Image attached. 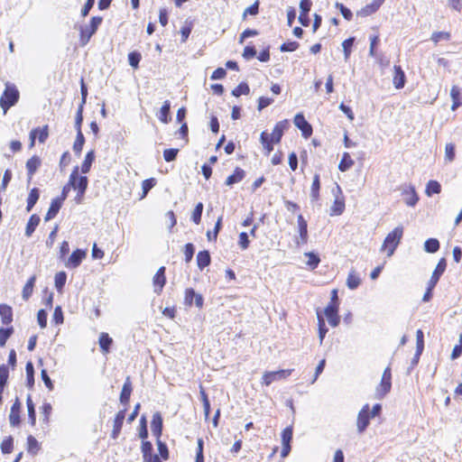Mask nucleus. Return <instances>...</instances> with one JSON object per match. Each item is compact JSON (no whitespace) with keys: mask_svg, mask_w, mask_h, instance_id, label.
<instances>
[{"mask_svg":"<svg viewBox=\"0 0 462 462\" xmlns=\"http://www.w3.org/2000/svg\"><path fill=\"white\" fill-rule=\"evenodd\" d=\"M142 59V56L139 52L137 51H133V52H130L128 54V61H129V64L134 68V69H137L138 66H139V62Z\"/></svg>","mask_w":462,"mask_h":462,"instance_id":"48","label":"nucleus"},{"mask_svg":"<svg viewBox=\"0 0 462 462\" xmlns=\"http://www.w3.org/2000/svg\"><path fill=\"white\" fill-rule=\"evenodd\" d=\"M194 252H195V248L192 244L188 243L185 245L184 255H185V261L187 263L191 261V259L194 255Z\"/></svg>","mask_w":462,"mask_h":462,"instance_id":"60","label":"nucleus"},{"mask_svg":"<svg viewBox=\"0 0 462 462\" xmlns=\"http://www.w3.org/2000/svg\"><path fill=\"white\" fill-rule=\"evenodd\" d=\"M62 206V202H60V199H53L51 200V206L49 208V210L45 216V221H49L56 217L59 210L60 209Z\"/></svg>","mask_w":462,"mask_h":462,"instance_id":"22","label":"nucleus"},{"mask_svg":"<svg viewBox=\"0 0 462 462\" xmlns=\"http://www.w3.org/2000/svg\"><path fill=\"white\" fill-rule=\"evenodd\" d=\"M95 160V152L92 150L88 152L85 157L84 162L81 164V171L86 174L89 171L91 164Z\"/></svg>","mask_w":462,"mask_h":462,"instance_id":"34","label":"nucleus"},{"mask_svg":"<svg viewBox=\"0 0 462 462\" xmlns=\"http://www.w3.org/2000/svg\"><path fill=\"white\" fill-rule=\"evenodd\" d=\"M202 211H203V204L201 202H199L196 205V207L193 210L192 216H191L192 221L197 225L200 223Z\"/></svg>","mask_w":462,"mask_h":462,"instance_id":"44","label":"nucleus"},{"mask_svg":"<svg viewBox=\"0 0 462 462\" xmlns=\"http://www.w3.org/2000/svg\"><path fill=\"white\" fill-rule=\"evenodd\" d=\"M250 88L246 83H240L236 88L232 90V95L235 97H240L241 95H247Z\"/></svg>","mask_w":462,"mask_h":462,"instance_id":"45","label":"nucleus"},{"mask_svg":"<svg viewBox=\"0 0 462 462\" xmlns=\"http://www.w3.org/2000/svg\"><path fill=\"white\" fill-rule=\"evenodd\" d=\"M84 143H85V138H84L82 132L78 131L77 137H76V140L73 144V151L76 154H78V155L80 154L83 145H84Z\"/></svg>","mask_w":462,"mask_h":462,"instance_id":"40","label":"nucleus"},{"mask_svg":"<svg viewBox=\"0 0 462 462\" xmlns=\"http://www.w3.org/2000/svg\"><path fill=\"white\" fill-rule=\"evenodd\" d=\"M416 338H417V353L416 356H420L423 350L424 347V342H423V332L420 329H418L416 332Z\"/></svg>","mask_w":462,"mask_h":462,"instance_id":"58","label":"nucleus"},{"mask_svg":"<svg viewBox=\"0 0 462 462\" xmlns=\"http://www.w3.org/2000/svg\"><path fill=\"white\" fill-rule=\"evenodd\" d=\"M0 317L3 324H10L13 321L12 308L6 304H0Z\"/></svg>","mask_w":462,"mask_h":462,"instance_id":"21","label":"nucleus"},{"mask_svg":"<svg viewBox=\"0 0 462 462\" xmlns=\"http://www.w3.org/2000/svg\"><path fill=\"white\" fill-rule=\"evenodd\" d=\"M239 245L243 250H245L249 246L248 235L245 232H242L239 235Z\"/></svg>","mask_w":462,"mask_h":462,"instance_id":"63","label":"nucleus"},{"mask_svg":"<svg viewBox=\"0 0 462 462\" xmlns=\"http://www.w3.org/2000/svg\"><path fill=\"white\" fill-rule=\"evenodd\" d=\"M221 221H222V217H218L216 225H215V228L212 229V231H208L207 233V236H208V239L209 241H212V240H216L217 237V234L220 230V227H221Z\"/></svg>","mask_w":462,"mask_h":462,"instance_id":"51","label":"nucleus"},{"mask_svg":"<svg viewBox=\"0 0 462 462\" xmlns=\"http://www.w3.org/2000/svg\"><path fill=\"white\" fill-rule=\"evenodd\" d=\"M12 333H13V328H0V346H1L5 345L6 340L9 338V337L12 335Z\"/></svg>","mask_w":462,"mask_h":462,"instance_id":"54","label":"nucleus"},{"mask_svg":"<svg viewBox=\"0 0 462 462\" xmlns=\"http://www.w3.org/2000/svg\"><path fill=\"white\" fill-rule=\"evenodd\" d=\"M67 280V274L64 272H60L55 274V287L58 291H61Z\"/></svg>","mask_w":462,"mask_h":462,"instance_id":"43","label":"nucleus"},{"mask_svg":"<svg viewBox=\"0 0 462 462\" xmlns=\"http://www.w3.org/2000/svg\"><path fill=\"white\" fill-rule=\"evenodd\" d=\"M196 292L193 289L189 288L185 291V303L189 306L193 304V300H195Z\"/></svg>","mask_w":462,"mask_h":462,"instance_id":"62","label":"nucleus"},{"mask_svg":"<svg viewBox=\"0 0 462 462\" xmlns=\"http://www.w3.org/2000/svg\"><path fill=\"white\" fill-rule=\"evenodd\" d=\"M211 258L208 251H200L197 254L198 267L202 270L210 263Z\"/></svg>","mask_w":462,"mask_h":462,"instance_id":"27","label":"nucleus"},{"mask_svg":"<svg viewBox=\"0 0 462 462\" xmlns=\"http://www.w3.org/2000/svg\"><path fill=\"white\" fill-rule=\"evenodd\" d=\"M178 152H179L178 149H173V148L165 149L163 151V158L168 162H172L176 159Z\"/></svg>","mask_w":462,"mask_h":462,"instance_id":"57","label":"nucleus"},{"mask_svg":"<svg viewBox=\"0 0 462 462\" xmlns=\"http://www.w3.org/2000/svg\"><path fill=\"white\" fill-rule=\"evenodd\" d=\"M402 194L406 196L405 203L410 207H414L419 200V197L411 186H405Z\"/></svg>","mask_w":462,"mask_h":462,"instance_id":"17","label":"nucleus"},{"mask_svg":"<svg viewBox=\"0 0 462 462\" xmlns=\"http://www.w3.org/2000/svg\"><path fill=\"white\" fill-rule=\"evenodd\" d=\"M20 94L17 88L12 83H5V88L0 98V106L3 108L5 114L11 106L17 103Z\"/></svg>","mask_w":462,"mask_h":462,"instance_id":"2","label":"nucleus"},{"mask_svg":"<svg viewBox=\"0 0 462 462\" xmlns=\"http://www.w3.org/2000/svg\"><path fill=\"white\" fill-rule=\"evenodd\" d=\"M446 266H447V263H446L445 258H441L439 261V263H438L435 270L433 271V273L428 282L430 285V288H434L436 286L440 276L445 272Z\"/></svg>","mask_w":462,"mask_h":462,"instance_id":"14","label":"nucleus"},{"mask_svg":"<svg viewBox=\"0 0 462 462\" xmlns=\"http://www.w3.org/2000/svg\"><path fill=\"white\" fill-rule=\"evenodd\" d=\"M292 369L265 372L263 375V383L270 385L273 382L285 379L291 375Z\"/></svg>","mask_w":462,"mask_h":462,"instance_id":"6","label":"nucleus"},{"mask_svg":"<svg viewBox=\"0 0 462 462\" xmlns=\"http://www.w3.org/2000/svg\"><path fill=\"white\" fill-rule=\"evenodd\" d=\"M37 321L42 328L47 326V313L44 310H40L37 313Z\"/></svg>","mask_w":462,"mask_h":462,"instance_id":"61","label":"nucleus"},{"mask_svg":"<svg viewBox=\"0 0 462 462\" xmlns=\"http://www.w3.org/2000/svg\"><path fill=\"white\" fill-rule=\"evenodd\" d=\"M353 43H354V38H348V39L345 40L342 43L345 60H347L349 59V56L351 53V47H352Z\"/></svg>","mask_w":462,"mask_h":462,"instance_id":"50","label":"nucleus"},{"mask_svg":"<svg viewBox=\"0 0 462 462\" xmlns=\"http://www.w3.org/2000/svg\"><path fill=\"white\" fill-rule=\"evenodd\" d=\"M455 158V145L453 143H447L445 147V160L452 162Z\"/></svg>","mask_w":462,"mask_h":462,"instance_id":"56","label":"nucleus"},{"mask_svg":"<svg viewBox=\"0 0 462 462\" xmlns=\"http://www.w3.org/2000/svg\"><path fill=\"white\" fill-rule=\"evenodd\" d=\"M245 177V171L244 170L240 168H236L233 174L228 176L226 180V184L227 186H232L236 183L240 182Z\"/></svg>","mask_w":462,"mask_h":462,"instance_id":"26","label":"nucleus"},{"mask_svg":"<svg viewBox=\"0 0 462 462\" xmlns=\"http://www.w3.org/2000/svg\"><path fill=\"white\" fill-rule=\"evenodd\" d=\"M83 106L79 105L77 110L76 118H75V128L78 131H81V125L83 121Z\"/></svg>","mask_w":462,"mask_h":462,"instance_id":"55","label":"nucleus"},{"mask_svg":"<svg viewBox=\"0 0 462 462\" xmlns=\"http://www.w3.org/2000/svg\"><path fill=\"white\" fill-rule=\"evenodd\" d=\"M151 430L157 438H159L162 434V418L159 412H155L152 415V420L151 422Z\"/></svg>","mask_w":462,"mask_h":462,"instance_id":"20","label":"nucleus"},{"mask_svg":"<svg viewBox=\"0 0 462 462\" xmlns=\"http://www.w3.org/2000/svg\"><path fill=\"white\" fill-rule=\"evenodd\" d=\"M291 439H292V428L287 427L283 430V431L282 433V444L290 445Z\"/></svg>","mask_w":462,"mask_h":462,"instance_id":"59","label":"nucleus"},{"mask_svg":"<svg viewBox=\"0 0 462 462\" xmlns=\"http://www.w3.org/2000/svg\"><path fill=\"white\" fill-rule=\"evenodd\" d=\"M294 125L301 131L302 135L308 138L312 134V126L306 121L302 114H297L294 117Z\"/></svg>","mask_w":462,"mask_h":462,"instance_id":"8","label":"nucleus"},{"mask_svg":"<svg viewBox=\"0 0 462 462\" xmlns=\"http://www.w3.org/2000/svg\"><path fill=\"white\" fill-rule=\"evenodd\" d=\"M318 319H319V337L320 344H322L323 339L328 332V328L325 326L323 318L320 317L319 314H318Z\"/></svg>","mask_w":462,"mask_h":462,"instance_id":"52","label":"nucleus"},{"mask_svg":"<svg viewBox=\"0 0 462 462\" xmlns=\"http://www.w3.org/2000/svg\"><path fill=\"white\" fill-rule=\"evenodd\" d=\"M319 189H320L319 175L315 174L313 177V181H312L311 189H310V197H311L312 201L319 199Z\"/></svg>","mask_w":462,"mask_h":462,"instance_id":"30","label":"nucleus"},{"mask_svg":"<svg viewBox=\"0 0 462 462\" xmlns=\"http://www.w3.org/2000/svg\"><path fill=\"white\" fill-rule=\"evenodd\" d=\"M392 388V373L391 368L387 366L382 375L380 383L375 388L374 397L383 399Z\"/></svg>","mask_w":462,"mask_h":462,"instance_id":"3","label":"nucleus"},{"mask_svg":"<svg viewBox=\"0 0 462 462\" xmlns=\"http://www.w3.org/2000/svg\"><path fill=\"white\" fill-rule=\"evenodd\" d=\"M403 236V227L402 226H396L392 232H390L384 238L383 245H381L380 251L386 252L387 257H391L397 246L399 245Z\"/></svg>","mask_w":462,"mask_h":462,"instance_id":"1","label":"nucleus"},{"mask_svg":"<svg viewBox=\"0 0 462 462\" xmlns=\"http://www.w3.org/2000/svg\"><path fill=\"white\" fill-rule=\"evenodd\" d=\"M35 280H36V277H35V275H33L27 281L26 284L24 285V287L23 289V300H27L31 297L32 291H33Z\"/></svg>","mask_w":462,"mask_h":462,"instance_id":"37","label":"nucleus"},{"mask_svg":"<svg viewBox=\"0 0 462 462\" xmlns=\"http://www.w3.org/2000/svg\"><path fill=\"white\" fill-rule=\"evenodd\" d=\"M441 191V186L437 180H430L427 183L425 193L430 197L432 194H439Z\"/></svg>","mask_w":462,"mask_h":462,"instance_id":"36","label":"nucleus"},{"mask_svg":"<svg viewBox=\"0 0 462 462\" xmlns=\"http://www.w3.org/2000/svg\"><path fill=\"white\" fill-rule=\"evenodd\" d=\"M1 450L4 454H10L13 451V438L8 437L1 443Z\"/></svg>","mask_w":462,"mask_h":462,"instance_id":"53","label":"nucleus"},{"mask_svg":"<svg viewBox=\"0 0 462 462\" xmlns=\"http://www.w3.org/2000/svg\"><path fill=\"white\" fill-rule=\"evenodd\" d=\"M337 311L338 306L335 304H328L324 310L325 316L329 325L332 327H337L339 323V316Z\"/></svg>","mask_w":462,"mask_h":462,"instance_id":"11","label":"nucleus"},{"mask_svg":"<svg viewBox=\"0 0 462 462\" xmlns=\"http://www.w3.org/2000/svg\"><path fill=\"white\" fill-rule=\"evenodd\" d=\"M101 23L102 17L93 16L88 25L80 28V41L83 45L89 42L90 38L97 32Z\"/></svg>","mask_w":462,"mask_h":462,"instance_id":"5","label":"nucleus"},{"mask_svg":"<svg viewBox=\"0 0 462 462\" xmlns=\"http://www.w3.org/2000/svg\"><path fill=\"white\" fill-rule=\"evenodd\" d=\"M40 223V217L33 214L30 217L25 228V236H31Z\"/></svg>","mask_w":462,"mask_h":462,"instance_id":"29","label":"nucleus"},{"mask_svg":"<svg viewBox=\"0 0 462 462\" xmlns=\"http://www.w3.org/2000/svg\"><path fill=\"white\" fill-rule=\"evenodd\" d=\"M41 159L37 156H32L26 162L27 175L28 180L30 181L33 176V174L37 171L39 167L41 166Z\"/></svg>","mask_w":462,"mask_h":462,"instance_id":"19","label":"nucleus"},{"mask_svg":"<svg viewBox=\"0 0 462 462\" xmlns=\"http://www.w3.org/2000/svg\"><path fill=\"white\" fill-rule=\"evenodd\" d=\"M369 405L365 404L358 413L357 417V430L359 432H363L369 425Z\"/></svg>","mask_w":462,"mask_h":462,"instance_id":"12","label":"nucleus"},{"mask_svg":"<svg viewBox=\"0 0 462 462\" xmlns=\"http://www.w3.org/2000/svg\"><path fill=\"white\" fill-rule=\"evenodd\" d=\"M450 97L452 98V106H451V109L454 111L456 110L458 106H460L462 105V97H461V93H460V89L457 86H453L451 90H450Z\"/></svg>","mask_w":462,"mask_h":462,"instance_id":"24","label":"nucleus"},{"mask_svg":"<svg viewBox=\"0 0 462 462\" xmlns=\"http://www.w3.org/2000/svg\"><path fill=\"white\" fill-rule=\"evenodd\" d=\"M299 43L296 42H285L281 46L282 51H294L298 49Z\"/></svg>","mask_w":462,"mask_h":462,"instance_id":"64","label":"nucleus"},{"mask_svg":"<svg viewBox=\"0 0 462 462\" xmlns=\"http://www.w3.org/2000/svg\"><path fill=\"white\" fill-rule=\"evenodd\" d=\"M439 249V242L436 238H429L424 243V250L427 253L433 254Z\"/></svg>","mask_w":462,"mask_h":462,"instance_id":"38","label":"nucleus"},{"mask_svg":"<svg viewBox=\"0 0 462 462\" xmlns=\"http://www.w3.org/2000/svg\"><path fill=\"white\" fill-rule=\"evenodd\" d=\"M170 108H171V103L169 100H166V101H164L162 106L160 109L158 117L164 124H167L171 121Z\"/></svg>","mask_w":462,"mask_h":462,"instance_id":"28","label":"nucleus"},{"mask_svg":"<svg viewBox=\"0 0 462 462\" xmlns=\"http://www.w3.org/2000/svg\"><path fill=\"white\" fill-rule=\"evenodd\" d=\"M69 186L73 189L79 191V196H84L88 188V178L86 176H79V167H75L70 173Z\"/></svg>","mask_w":462,"mask_h":462,"instance_id":"4","label":"nucleus"},{"mask_svg":"<svg viewBox=\"0 0 462 462\" xmlns=\"http://www.w3.org/2000/svg\"><path fill=\"white\" fill-rule=\"evenodd\" d=\"M9 376V370L7 365H0V388H5L7 379Z\"/></svg>","mask_w":462,"mask_h":462,"instance_id":"47","label":"nucleus"},{"mask_svg":"<svg viewBox=\"0 0 462 462\" xmlns=\"http://www.w3.org/2000/svg\"><path fill=\"white\" fill-rule=\"evenodd\" d=\"M85 257L86 252L81 249H77L70 254L65 265L67 268L75 269L79 266Z\"/></svg>","mask_w":462,"mask_h":462,"instance_id":"10","label":"nucleus"},{"mask_svg":"<svg viewBox=\"0 0 462 462\" xmlns=\"http://www.w3.org/2000/svg\"><path fill=\"white\" fill-rule=\"evenodd\" d=\"M337 191L339 195H335L334 203L330 208V216H339L345 209V200L344 198L340 196L341 189L339 186H337Z\"/></svg>","mask_w":462,"mask_h":462,"instance_id":"9","label":"nucleus"},{"mask_svg":"<svg viewBox=\"0 0 462 462\" xmlns=\"http://www.w3.org/2000/svg\"><path fill=\"white\" fill-rule=\"evenodd\" d=\"M361 283V279L355 270H351L346 278V286L350 290H356Z\"/></svg>","mask_w":462,"mask_h":462,"instance_id":"25","label":"nucleus"},{"mask_svg":"<svg viewBox=\"0 0 462 462\" xmlns=\"http://www.w3.org/2000/svg\"><path fill=\"white\" fill-rule=\"evenodd\" d=\"M297 222L299 237L296 238V244L300 245V244H306L308 241V224L300 214L297 217Z\"/></svg>","mask_w":462,"mask_h":462,"instance_id":"7","label":"nucleus"},{"mask_svg":"<svg viewBox=\"0 0 462 462\" xmlns=\"http://www.w3.org/2000/svg\"><path fill=\"white\" fill-rule=\"evenodd\" d=\"M393 83L395 88H402L405 85V74L400 66L394 65Z\"/></svg>","mask_w":462,"mask_h":462,"instance_id":"16","label":"nucleus"},{"mask_svg":"<svg viewBox=\"0 0 462 462\" xmlns=\"http://www.w3.org/2000/svg\"><path fill=\"white\" fill-rule=\"evenodd\" d=\"M450 37H451V35L448 32H434L431 34L430 40L435 44H438L440 41H449Z\"/></svg>","mask_w":462,"mask_h":462,"instance_id":"41","label":"nucleus"},{"mask_svg":"<svg viewBox=\"0 0 462 462\" xmlns=\"http://www.w3.org/2000/svg\"><path fill=\"white\" fill-rule=\"evenodd\" d=\"M131 393H132L131 380H130V377H126L125 382L122 388L121 394H120V402L124 404L127 403L129 402Z\"/></svg>","mask_w":462,"mask_h":462,"instance_id":"23","label":"nucleus"},{"mask_svg":"<svg viewBox=\"0 0 462 462\" xmlns=\"http://www.w3.org/2000/svg\"><path fill=\"white\" fill-rule=\"evenodd\" d=\"M287 125H288L287 120L280 121L276 124L275 127L273 130V133L271 134V135H269V137L271 138V140L273 143H280V141L282 137V134H283V131L287 127Z\"/></svg>","mask_w":462,"mask_h":462,"instance_id":"15","label":"nucleus"},{"mask_svg":"<svg viewBox=\"0 0 462 462\" xmlns=\"http://www.w3.org/2000/svg\"><path fill=\"white\" fill-rule=\"evenodd\" d=\"M384 2V0H374L372 4L366 5L364 7L361 11L363 15H370L373 13L376 12L379 7L382 5V4Z\"/></svg>","mask_w":462,"mask_h":462,"instance_id":"33","label":"nucleus"},{"mask_svg":"<svg viewBox=\"0 0 462 462\" xmlns=\"http://www.w3.org/2000/svg\"><path fill=\"white\" fill-rule=\"evenodd\" d=\"M39 189L37 188H33L31 189L28 199H27V207L26 210L30 212L34 205L36 204L37 200L39 199Z\"/></svg>","mask_w":462,"mask_h":462,"instance_id":"31","label":"nucleus"},{"mask_svg":"<svg viewBox=\"0 0 462 462\" xmlns=\"http://www.w3.org/2000/svg\"><path fill=\"white\" fill-rule=\"evenodd\" d=\"M354 165V161L352 160L350 154L348 152H345L342 156V159L339 162L338 169L341 171H346L349 170Z\"/></svg>","mask_w":462,"mask_h":462,"instance_id":"35","label":"nucleus"},{"mask_svg":"<svg viewBox=\"0 0 462 462\" xmlns=\"http://www.w3.org/2000/svg\"><path fill=\"white\" fill-rule=\"evenodd\" d=\"M260 142L263 144L266 155H269L270 152L273 150V146L272 143H273L271 138L269 137V134L266 132H263L260 135Z\"/></svg>","mask_w":462,"mask_h":462,"instance_id":"32","label":"nucleus"},{"mask_svg":"<svg viewBox=\"0 0 462 462\" xmlns=\"http://www.w3.org/2000/svg\"><path fill=\"white\" fill-rule=\"evenodd\" d=\"M152 282L154 286V292L160 294L166 282L165 267L162 266L158 269L153 276Z\"/></svg>","mask_w":462,"mask_h":462,"instance_id":"13","label":"nucleus"},{"mask_svg":"<svg viewBox=\"0 0 462 462\" xmlns=\"http://www.w3.org/2000/svg\"><path fill=\"white\" fill-rule=\"evenodd\" d=\"M25 371L27 374V384L32 387L34 383V377H33V365L32 362H28L25 366Z\"/></svg>","mask_w":462,"mask_h":462,"instance_id":"49","label":"nucleus"},{"mask_svg":"<svg viewBox=\"0 0 462 462\" xmlns=\"http://www.w3.org/2000/svg\"><path fill=\"white\" fill-rule=\"evenodd\" d=\"M125 417V410L120 411L116 413L115 420H114V427L111 433V436L113 439H116L121 431L123 422Z\"/></svg>","mask_w":462,"mask_h":462,"instance_id":"18","label":"nucleus"},{"mask_svg":"<svg viewBox=\"0 0 462 462\" xmlns=\"http://www.w3.org/2000/svg\"><path fill=\"white\" fill-rule=\"evenodd\" d=\"M305 256L308 257L307 265L310 269H315L319 265L320 259L318 255L313 253H306Z\"/></svg>","mask_w":462,"mask_h":462,"instance_id":"46","label":"nucleus"},{"mask_svg":"<svg viewBox=\"0 0 462 462\" xmlns=\"http://www.w3.org/2000/svg\"><path fill=\"white\" fill-rule=\"evenodd\" d=\"M99 346L102 351L106 354L109 351V347L113 342L112 338L107 333H101L99 337Z\"/></svg>","mask_w":462,"mask_h":462,"instance_id":"39","label":"nucleus"},{"mask_svg":"<svg viewBox=\"0 0 462 462\" xmlns=\"http://www.w3.org/2000/svg\"><path fill=\"white\" fill-rule=\"evenodd\" d=\"M26 405H27L28 416L30 419V422L32 425H34L35 421H36V415H35L34 404H33L32 400L30 395H28V397L26 399Z\"/></svg>","mask_w":462,"mask_h":462,"instance_id":"42","label":"nucleus"}]
</instances>
